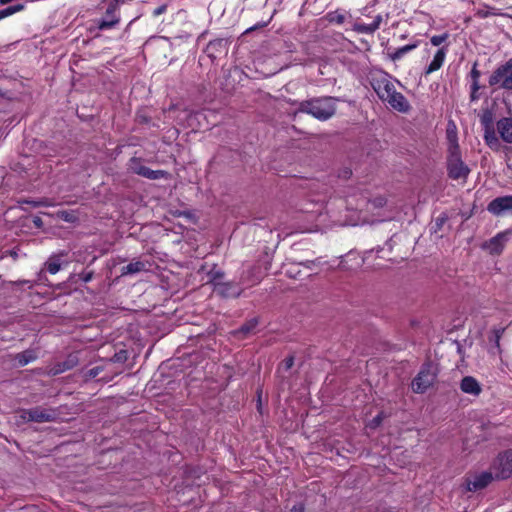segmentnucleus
<instances>
[{
  "label": "nucleus",
  "mask_w": 512,
  "mask_h": 512,
  "mask_svg": "<svg viewBox=\"0 0 512 512\" xmlns=\"http://www.w3.org/2000/svg\"><path fill=\"white\" fill-rule=\"evenodd\" d=\"M112 378L111 377H104L102 378V381L109 382Z\"/></svg>",
  "instance_id": "53"
},
{
  "label": "nucleus",
  "mask_w": 512,
  "mask_h": 512,
  "mask_svg": "<svg viewBox=\"0 0 512 512\" xmlns=\"http://www.w3.org/2000/svg\"><path fill=\"white\" fill-rule=\"evenodd\" d=\"M103 371V367L102 366H96V367H93L91 369H89L88 371H86L84 373V380L85 381H88L92 378H95L96 376H98L101 372Z\"/></svg>",
  "instance_id": "35"
},
{
  "label": "nucleus",
  "mask_w": 512,
  "mask_h": 512,
  "mask_svg": "<svg viewBox=\"0 0 512 512\" xmlns=\"http://www.w3.org/2000/svg\"><path fill=\"white\" fill-rule=\"evenodd\" d=\"M387 417V415L381 411L379 412L373 419H371L368 424H367V427H369L370 429H376L377 427H379L382 423V421Z\"/></svg>",
  "instance_id": "31"
},
{
  "label": "nucleus",
  "mask_w": 512,
  "mask_h": 512,
  "mask_svg": "<svg viewBox=\"0 0 512 512\" xmlns=\"http://www.w3.org/2000/svg\"><path fill=\"white\" fill-rule=\"evenodd\" d=\"M19 418L23 422L45 423L53 422L58 418V411L54 408H44L36 406L30 409H22L18 412Z\"/></svg>",
  "instance_id": "3"
},
{
  "label": "nucleus",
  "mask_w": 512,
  "mask_h": 512,
  "mask_svg": "<svg viewBox=\"0 0 512 512\" xmlns=\"http://www.w3.org/2000/svg\"><path fill=\"white\" fill-rule=\"evenodd\" d=\"M33 224L35 225V227L41 228L43 226V221L39 216H35L33 218Z\"/></svg>",
  "instance_id": "47"
},
{
  "label": "nucleus",
  "mask_w": 512,
  "mask_h": 512,
  "mask_svg": "<svg viewBox=\"0 0 512 512\" xmlns=\"http://www.w3.org/2000/svg\"><path fill=\"white\" fill-rule=\"evenodd\" d=\"M109 19H111V15L107 16V14L105 13V18L103 20H109Z\"/></svg>",
  "instance_id": "54"
},
{
  "label": "nucleus",
  "mask_w": 512,
  "mask_h": 512,
  "mask_svg": "<svg viewBox=\"0 0 512 512\" xmlns=\"http://www.w3.org/2000/svg\"><path fill=\"white\" fill-rule=\"evenodd\" d=\"M493 480H496L495 473L490 469V471L470 474L465 483L468 491L476 492L486 488Z\"/></svg>",
  "instance_id": "7"
},
{
  "label": "nucleus",
  "mask_w": 512,
  "mask_h": 512,
  "mask_svg": "<svg viewBox=\"0 0 512 512\" xmlns=\"http://www.w3.org/2000/svg\"><path fill=\"white\" fill-rule=\"evenodd\" d=\"M167 10V4H162L161 6L157 7L154 11H153V15L155 17L165 13Z\"/></svg>",
  "instance_id": "41"
},
{
  "label": "nucleus",
  "mask_w": 512,
  "mask_h": 512,
  "mask_svg": "<svg viewBox=\"0 0 512 512\" xmlns=\"http://www.w3.org/2000/svg\"><path fill=\"white\" fill-rule=\"evenodd\" d=\"M449 137L448 155L446 160L448 177L453 180H462L466 182L470 168L462 160L459 144L456 136Z\"/></svg>",
  "instance_id": "2"
},
{
  "label": "nucleus",
  "mask_w": 512,
  "mask_h": 512,
  "mask_svg": "<svg viewBox=\"0 0 512 512\" xmlns=\"http://www.w3.org/2000/svg\"><path fill=\"white\" fill-rule=\"evenodd\" d=\"M353 30L357 33H365V34H373L376 31L371 23L370 24L355 23L353 25Z\"/></svg>",
  "instance_id": "28"
},
{
  "label": "nucleus",
  "mask_w": 512,
  "mask_h": 512,
  "mask_svg": "<svg viewBox=\"0 0 512 512\" xmlns=\"http://www.w3.org/2000/svg\"><path fill=\"white\" fill-rule=\"evenodd\" d=\"M470 97H471V100H472V101H474V100L478 99L477 92H474V90H472V92H471V96H470Z\"/></svg>",
  "instance_id": "52"
},
{
  "label": "nucleus",
  "mask_w": 512,
  "mask_h": 512,
  "mask_svg": "<svg viewBox=\"0 0 512 512\" xmlns=\"http://www.w3.org/2000/svg\"><path fill=\"white\" fill-rule=\"evenodd\" d=\"M484 8L482 9H478L475 13V15L479 18H487L489 17L490 15H503L502 13H499V12H490L488 9L490 8L488 5H483Z\"/></svg>",
  "instance_id": "34"
},
{
  "label": "nucleus",
  "mask_w": 512,
  "mask_h": 512,
  "mask_svg": "<svg viewBox=\"0 0 512 512\" xmlns=\"http://www.w3.org/2000/svg\"><path fill=\"white\" fill-rule=\"evenodd\" d=\"M384 102H387L393 109L399 112H407L410 109V104L403 96L402 93L397 92L396 89L388 96V99H385Z\"/></svg>",
  "instance_id": "14"
},
{
  "label": "nucleus",
  "mask_w": 512,
  "mask_h": 512,
  "mask_svg": "<svg viewBox=\"0 0 512 512\" xmlns=\"http://www.w3.org/2000/svg\"><path fill=\"white\" fill-rule=\"evenodd\" d=\"M487 210L497 216L507 211L512 212V195L495 198L488 204Z\"/></svg>",
  "instance_id": "10"
},
{
  "label": "nucleus",
  "mask_w": 512,
  "mask_h": 512,
  "mask_svg": "<svg viewBox=\"0 0 512 512\" xmlns=\"http://www.w3.org/2000/svg\"><path fill=\"white\" fill-rule=\"evenodd\" d=\"M256 270L257 269L255 267H251L247 271H244L241 275L240 281L242 283H250L251 282V285H254L255 283H257L259 281V279H257L256 281H253V282L251 281V277L254 275Z\"/></svg>",
  "instance_id": "32"
},
{
  "label": "nucleus",
  "mask_w": 512,
  "mask_h": 512,
  "mask_svg": "<svg viewBox=\"0 0 512 512\" xmlns=\"http://www.w3.org/2000/svg\"><path fill=\"white\" fill-rule=\"evenodd\" d=\"M480 122L485 129L494 128L493 126V114L490 110H485L481 115Z\"/></svg>",
  "instance_id": "26"
},
{
  "label": "nucleus",
  "mask_w": 512,
  "mask_h": 512,
  "mask_svg": "<svg viewBox=\"0 0 512 512\" xmlns=\"http://www.w3.org/2000/svg\"><path fill=\"white\" fill-rule=\"evenodd\" d=\"M472 90H474V92H477L479 90V83H478V80H473V83H472Z\"/></svg>",
  "instance_id": "51"
},
{
  "label": "nucleus",
  "mask_w": 512,
  "mask_h": 512,
  "mask_svg": "<svg viewBox=\"0 0 512 512\" xmlns=\"http://www.w3.org/2000/svg\"><path fill=\"white\" fill-rule=\"evenodd\" d=\"M209 283L212 284L213 288L217 283H221L224 278V272L221 270L212 269L209 273Z\"/></svg>",
  "instance_id": "27"
},
{
  "label": "nucleus",
  "mask_w": 512,
  "mask_h": 512,
  "mask_svg": "<svg viewBox=\"0 0 512 512\" xmlns=\"http://www.w3.org/2000/svg\"><path fill=\"white\" fill-rule=\"evenodd\" d=\"M257 325H258V319L257 318H252V319L248 320L246 323H244L239 328L237 333H240V334H243V335H247L250 332H252L256 328Z\"/></svg>",
  "instance_id": "25"
},
{
  "label": "nucleus",
  "mask_w": 512,
  "mask_h": 512,
  "mask_svg": "<svg viewBox=\"0 0 512 512\" xmlns=\"http://www.w3.org/2000/svg\"><path fill=\"white\" fill-rule=\"evenodd\" d=\"M93 276H94V272L93 271H83V272L78 274L79 279L82 280L85 283L91 281Z\"/></svg>",
  "instance_id": "39"
},
{
  "label": "nucleus",
  "mask_w": 512,
  "mask_h": 512,
  "mask_svg": "<svg viewBox=\"0 0 512 512\" xmlns=\"http://www.w3.org/2000/svg\"><path fill=\"white\" fill-rule=\"evenodd\" d=\"M501 83V88L512 90V58L499 66L489 78V85Z\"/></svg>",
  "instance_id": "6"
},
{
  "label": "nucleus",
  "mask_w": 512,
  "mask_h": 512,
  "mask_svg": "<svg viewBox=\"0 0 512 512\" xmlns=\"http://www.w3.org/2000/svg\"><path fill=\"white\" fill-rule=\"evenodd\" d=\"M229 40L226 38H217L211 40L206 47L208 56L212 59H216L221 54L228 52Z\"/></svg>",
  "instance_id": "12"
},
{
  "label": "nucleus",
  "mask_w": 512,
  "mask_h": 512,
  "mask_svg": "<svg viewBox=\"0 0 512 512\" xmlns=\"http://www.w3.org/2000/svg\"><path fill=\"white\" fill-rule=\"evenodd\" d=\"M37 357L38 356L35 350L28 349L16 354L14 359L18 365L22 367L36 360Z\"/></svg>",
  "instance_id": "19"
},
{
  "label": "nucleus",
  "mask_w": 512,
  "mask_h": 512,
  "mask_svg": "<svg viewBox=\"0 0 512 512\" xmlns=\"http://www.w3.org/2000/svg\"><path fill=\"white\" fill-rule=\"evenodd\" d=\"M496 480H505L512 476V450H505L498 454L491 464Z\"/></svg>",
  "instance_id": "5"
},
{
  "label": "nucleus",
  "mask_w": 512,
  "mask_h": 512,
  "mask_svg": "<svg viewBox=\"0 0 512 512\" xmlns=\"http://www.w3.org/2000/svg\"><path fill=\"white\" fill-rule=\"evenodd\" d=\"M303 266H305L306 268L308 269H311L312 266H314L316 264V260H307L303 263H301Z\"/></svg>",
  "instance_id": "49"
},
{
  "label": "nucleus",
  "mask_w": 512,
  "mask_h": 512,
  "mask_svg": "<svg viewBox=\"0 0 512 512\" xmlns=\"http://www.w3.org/2000/svg\"><path fill=\"white\" fill-rule=\"evenodd\" d=\"M128 359V353L126 350H120L116 352L110 359L113 363H125Z\"/></svg>",
  "instance_id": "33"
},
{
  "label": "nucleus",
  "mask_w": 512,
  "mask_h": 512,
  "mask_svg": "<svg viewBox=\"0 0 512 512\" xmlns=\"http://www.w3.org/2000/svg\"><path fill=\"white\" fill-rule=\"evenodd\" d=\"M506 240V237L504 234H497L495 237H493L489 242V247L491 249L492 253L499 254L501 253L503 249V242Z\"/></svg>",
  "instance_id": "22"
},
{
  "label": "nucleus",
  "mask_w": 512,
  "mask_h": 512,
  "mask_svg": "<svg viewBox=\"0 0 512 512\" xmlns=\"http://www.w3.org/2000/svg\"><path fill=\"white\" fill-rule=\"evenodd\" d=\"M504 331H505V328H499V329H494L493 330V334H494L493 341H494L495 346H496V348L498 349L499 352L501 351V349H500V339H501Z\"/></svg>",
  "instance_id": "36"
},
{
  "label": "nucleus",
  "mask_w": 512,
  "mask_h": 512,
  "mask_svg": "<svg viewBox=\"0 0 512 512\" xmlns=\"http://www.w3.org/2000/svg\"><path fill=\"white\" fill-rule=\"evenodd\" d=\"M446 219H447V218H446L445 216H443V217H438V218L436 219V226H437L438 228H440V227L444 224V222L446 221Z\"/></svg>",
  "instance_id": "50"
},
{
  "label": "nucleus",
  "mask_w": 512,
  "mask_h": 512,
  "mask_svg": "<svg viewBox=\"0 0 512 512\" xmlns=\"http://www.w3.org/2000/svg\"><path fill=\"white\" fill-rule=\"evenodd\" d=\"M372 204L374 207H382L385 204V199L384 198H376L375 200H373Z\"/></svg>",
  "instance_id": "45"
},
{
  "label": "nucleus",
  "mask_w": 512,
  "mask_h": 512,
  "mask_svg": "<svg viewBox=\"0 0 512 512\" xmlns=\"http://www.w3.org/2000/svg\"><path fill=\"white\" fill-rule=\"evenodd\" d=\"M416 47H417L416 44H408L403 47H400V48L396 49L393 53L389 54L390 59L393 61H397V60L401 59L406 53L412 51Z\"/></svg>",
  "instance_id": "23"
},
{
  "label": "nucleus",
  "mask_w": 512,
  "mask_h": 512,
  "mask_svg": "<svg viewBox=\"0 0 512 512\" xmlns=\"http://www.w3.org/2000/svg\"><path fill=\"white\" fill-rule=\"evenodd\" d=\"M214 292L223 298H237L241 295L242 289L234 282L217 283L213 288Z\"/></svg>",
  "instance_id": "11"
},
{
  "label": "nucleus",
  "mask_w": 512,
  "mask_h": 512,
  "mask_svg": "<svg viewBox=\"0 0 512 512\" xmlns=\"http://www.w3.org/2000/svg\"><path fill=\"white\" fill-rule=\"evenodd\" d=\"M146 269V264L142 261L130 262L122 268V275L136 274Z\"/></svg>",
  "instance_id": "21"
},
{
  "label": "nucleus",
  "mask_w": 512,
  "mask_h": 512,
  "mask_svg": "<svg viewBox=\"0 0 512 512\" xmlns=\"http://www.w3.org/2000/svg\"><path fill=\"white\" fill-rule=\"evenodd\" d=\"M448 38V34L444 33L441 35H434L431 37L430 42L433 46L441 45Z\"/></svg>",
  "instance_id": "37"
},
{
  "label": "nucleus",
  "mask_w": 512,
  "mask_h": 512,
  "mask_svg": "<svg viewBox=\"0 0 512 512\" xmlns=\"http://www.w3.org/2000/svg\"><path fill=\"white\" fill-rule=\"evenodd\" d=\"M79 364L77 353L69 354L62 362H57L50 367L48 374L51 376L59 375L65 371L71 370Z\"/></svg>",
  "instance_id": "9"
},
{
  "label": "nucleus",
  "mask_w": 512,
  "mask_h": 512,
  "mask_svg": "<svg viewBox=\"0 0 512 512\" xmlns=\"http://www.w3.org/2000/svg\"><path fill=\"white\" fill-rule=\"evenodd\" d=\"M371 85L378 95V97L384 101L385 99H388V96L390 93L395 89L394 84L388 80L386 77H382L379 79H373L371 82Z\"/></svg>",
  "instance_id": "13"
},
{
  "label": "nucleus",
  "mask_w": 512,
  "mask_h": 512,
  "mask_svg": "<svg viewBox=\"0 0 512 512\" xmlns=\"http://www.w3.org/2000/svg\"><path fill=\"white\" fill-rule=\"evenodd\" d=\"M66 256V253L61 252L58 254H54L48 258L45 262V268L50 274H56L59 272L62 266V257Z\"/></svg>",
  "instance_id": "18"
},
{
  "label": "nucleus",
  "mask_w": 512,
  "mask_h": 512,
  "mask_svg": "<svg viewBox=\"0 0 512 512\" xmlns=\"http://www.w3.org/2000/svg\"><path fill=\"white\" fill-rule=\"evenodd\" d=\"M382 20H383V19H382V16H381V15H377V16L374 18V20H373V22H372L371 24L373 25V27L375 28V30H378V29H379V27H380V25H381V23H382Z\"/></svg>",
  "instance_id": "42"
},
{
  "label": "nucleus",
  "mask_w": 512,
  "mask_h": 512,
  "mask_svg": "<svg viewBox=\"0 0 512 512\" xmlns=\"http://www.w3.org/2000/svg\"><path fill=\"white\" fill-rule=\"evenodd\" d=\"M60 216H61V219H63L66 222H74L76 219V217L72 213L67 212V211L61 212Z\"/></svg>",
  "instance_id": "40"
},
{
  "label": "nucleus",
  "mask_w": 512,
  "mask_h": 512,
  "mask_svg": "<svg viewBox=\"0 0 512 512\" xmlns=\"http://www.w3.org/2000/svg\"><path fill=\"white\" fill-rule=\"evenodd\" d=\"M130 169L137 175L151 180L163 178L167 174L164 170H152L149 167L144 166L137 158L131 159Z\"/></svg>",
  "instance_id": "8"
},
{
  "label": "nucleus",
  "mask_w": 512,
  "mask_h": 512,
  "mask_svg": "<svg viewBox=\"0 0 512 512\" xmlns=\"http://www.w3.org/2000/svg\"><path fill=\"white\" fill-rule=\"evenodd\" d=\"M14 285H19V286H27L28 288H32L33 287V283L29 280H20V281H17V282H14L13 283Z\"/></svg>",
  "instance_id": "44"
},
{
  "label": "nucleus",
  "mask_w": 512,
  "mask_h": 512,
  "mask_svg": "<svg viewBox=\"0 0 512 512\" xmlns=\"http://www.w3.org/2000/svg\"><path fill=\"white\" fill-rule=\"evenodd\" d=\"M446 53H447L446 47H441L440 49H438V51L434 55L433 60L431 61V63L428 65V67L425 70L426 75L431 74L441 68V66L444 63Z\"/></svg>",
  "instance_id": "17"
},
{
  "label": "nucleus",
  "mask_w": 512,
  "mask_h": 512,
  "mask_svg": "<svg viewBox=\"0 0 512 512\" xmlns=\"http://www.w3.org/2000/svg\"><path fill=\"white\" fill-rule=\"evenodd\" d=\"M326 19L330 23H336L338 25L343 24L346 21V15L341 13L339 10L327 13Z\"/></svg>",
  "instance_id": "24"
},
{
  "label": "nucleus",
  "mask_w": 512,
  "mask_h": 512,
  "mask_svg": "<svg viewBox=\"0 0 512 512\" xmlns=\"http://www.w3.org/2000/svg\"><path fill=\"white\" fill-rule=\"evenodd\" d=\"M256 27H250L246 32H249L251 30H254Z\"/></svg>",
  "instance_id": "55"
},
{
  "label": "nucleus",
  "mask_w": 512,
  "mask_h": 512,
  "mask_svg": "<svg viewBox=\"0 0 512 512\" xmlns=\"http://www.w3.org/2000/svg\"><path fill=\"white\" fill-rule=\"evenodd\" d=\"M471 77L473 80H478L480 77V71L477 70L476 65L471 70Z\"/></svg>",
  "instance_id": "46"
},
{
  "label": "nucleus",
  "mask_w": 512,
  "mask_h": 512,
  "mask_svg": "<svg viewBox=\"0 0 512 512\" xmlns=\"http://www.w3.org/2000/svg\"><path fill=\"white\" fill-rule=\"evenodd\" d=\"M24 9V5L17 4L0 10V20Z\"/></svg>",
  "instance_id": "29"
},
{
  "label": "nucleus",
  "mask_w": 512,
  "mask_h": 512,
  "mask_svg": "<svg viewBox=\"0 0 512 512\" xmlns=\"http://www.w3.org/2000/svg\"><path fill=\"white\" fill-rule=\"evenodd\" d=\"M22 203H27L32 205L33 207H41V206H49L47 199H41L38 201L35 200H23Z\"/></svg>",
  "instance_id": "38"
},
{
  "label": "nucleus",
  "mask_w": 512,
  "mask_h": 512,
  "mask_svg": "<svg viewBox=\"0 0 512 512\" xmlns=\"http://www.w3.org/2000/svg\"><path fill=\"white\" fill-rule=\"evenodd\" d=\"M460 389L465 394L478 396L482 392L480 383L472 376H465L460 382Z\"/></svg>",
  "instance_id": "15"
},
{
  "label": "nucleus",
  "mask_w": 512,
  "mask_h": 512,
  "mask_svg": "<svg viewBox=\"0 0 512 512\" xmlns=\"http://www.w3.org/2000/svg\"><path fill=\"white\" fill-rule=\"evenodd\" d=\"M333 97H318L299 102L296 113H306L317 120L326 121L336 113Z\"/></svg>",
  "instance_id": "1"
},
{
  "label": "nucleus",
  "mask_w": 512,
  "mask_h": 512,
  "mask_svg": "<svg viewBox=\"0 0 512 512\" xmlns=\"http://www.w3.org/2000/svg\"><path fill=\"white\" fill-rule=\"evenodd\" d=\"M497 130L501 139L506 143H512V118H502L497 122Z\"/></svg>",
  "instance_id": "16"
},
{
  "label": "nucleus",
  "mask_w": 512,
  "mask_h": 512,
  "mask_svg": "<svg viewBox=\"0 0 512 512\" xmlns=\"http://www.w3.org/2000/svg\"><path fill=\"white\" fill-rule=\"evenodd\" d=\"M484 140H485V143L492 150L498 151L500 149L501 143L496 135L494 128L484 130Z\"/></svg>",
  "instance_id": "20"
},
{
  "label": "nucleus",
  "mask_w": 512,
  "mask_h": 512,
  "mask_svg": "<svg viewBox=\"0 0 512 512\" xmlns=\"http://www.w3.org/2000/svg\"><path fill=\"white\" fill-rule=\"evenodd\" d=\"M293 365H294V356L290 355V356L286 357L281 362V364L278 366L277 372L278 373L286 372V371L290 370L293 367Z\"/></svg>",
  "instance_id": "30"
},
{
  "label": "nucleus",
  "mask_w": 512,
  "mask_h": 512,
  "mask_svg": "<svg viewBox=\"0 0 512 512\" xmlns=\"http://www.w3.org/2000/svg\"><path fill=\"white\" fill-rule=\"evenodd\" d=\"M305 507L303 503L295 504L291 509L290 512H304Z\"/></svg>",
  "instance_id": "43"
},
{
  "label": "nucleus",
  "mask_w": 512,
  "mask_h": 512,
  "mask_svg": "<svg viewBox=\"0 0 512 512\" xmlns=\"http://www.w3.org/2000/svg\"><path fill=\"white\" fill-rule=\"evenodd\" d=\"M6 254H9L14 260H16L18 258V253L16 250H9V251H6L4 255L1 256V259H3L5 257Z\"/></svg>",
  "instance_id": "48"
},
{
  "label": "nucleus",
  "mask_w": 512,
  "mask_h": 512,
  "mask_svg": "<svg viewBox=\"0 0 512 512\" xmlns=\"http://www.w3.org/2000/svg\"><path fill=\"white\" fill-rule=\"evenodd\" d=\"M437 377V367L433 363L422 366L417 376L412 381V389L416 393H424L430 388Z\"/></svg>",
  "instance_id": "4"
}]
</instances>
